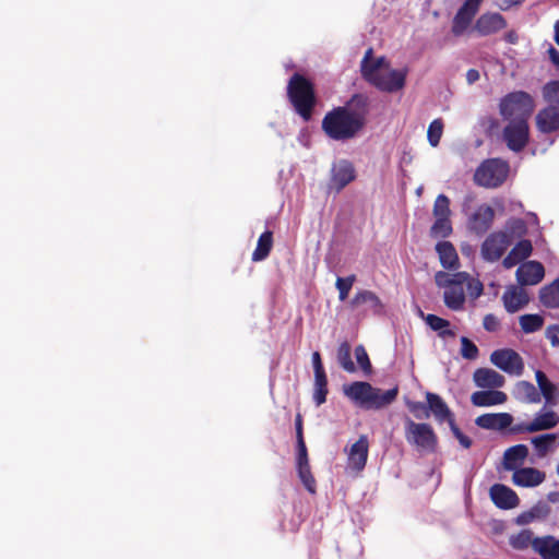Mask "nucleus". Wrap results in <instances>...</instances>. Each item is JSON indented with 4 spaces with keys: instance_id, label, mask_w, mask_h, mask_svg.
I'll list each match as a JSON object with an SVG mask.
<instances>
[{
    "instance_id": "nucleus-7",
    "label": "nucleus",
    "mask_w": 559,
    "mask_h": 559,
    "mask_svg": "<svg viewBox=\"0 0 559 559\" xmlns=\"http://www.w3.org/2000/svg\"><path fill=\"white\" fill-rule=\"evenodd\" d=\"M405 439L418 450L433 453L438 447V437L433 428L426 423H415L407 418L405 423Z\"/></svg>"
},
{
    "instance_id": "nucleus-43",
    "label": "nucleus",
    "mask_w": 559,
    "mask_h": 559,
    "mask_svg": "<svg viewBox=\"0 0 559 559\" xmlns=\"http://www.w3.org/2000/svg\"><path fill=\"white\" fill-rule=\"evenodd\" d=\"M443 133V121L440 118L432 120L428 127L427 139L432 147H437Z\"/></svg>"
},
{
    "instance_id": "nucleus-31",
    "label": "nucleus",
    "mask_w": 559,
    "mask_h": 559,
    "mask_svg": "<svg viewBox=\"0 0 559 559\" xmlns=\"http://www.w3.org/2000/svg\"><path fill=\"white\" fill-rule=\"evenodd\" d=\"M496 212H473L468 219L469 229L477 236H483L491 227Z\"/></svg>"
},
{
    "instance_id": "nucleus-4",
    "label": "nucleus",
    "mask_w": 559,
    "mask_h": 559,
    "mask_svg": "<svg viewBox=\"0 0 559 559\" xmlns=\"http://www.w3.org/2000/svg\"><path fill=\"white\" fill-rule=\"evenodd\" d=\"M287 95L295 111L305 121H308L314 106V93L311 83L300 74H294L287 85Z\"/></svg>"
},
{
    "instance_id": "nucleus-61",
    "label": "nucleus",
    "mask_w": 559,
    "mask_h": 559,
    "mask_svg": "<svg viewBox=\"0 0 559 559\" xmlns=\"http://www.w3.org/2000/svg\"><path fill=\"white\" fill-rule=\"evenodd\" d=\"M450 200L444 194H439L435 201L433 210H449Z\"/></svg>"
},
{
    "instance_id": "nucleus-58",
    "label": "nucleus",
    "mask_w": 559,
    "mask_h": 559,
    "mask_svg": "<svg viewBox=\"0 0 559 559\" xmlns=\"http://www.w3.org/2000/svg\"><path fill=\"white\" fill-rule=\"evenodd\" d=\"M546 337L550 341L552 346L559 345V325H549L546 330Z\"/></svg>"
},
{
    "instance_id": "nucleus-48",
    "label": "nucleus",
    "mask_w": 559,
    "mask_h": 559,
    "mask_svg": "<svg viewBox=\"0 0 559 559\" xmlns=\"http://www.w3.org/2000/svg\"><path fill=\"white\" fill-rule=\"evenodd\" d=\"M405 404L409 412L417 418V419H424L429 417L428 413V402H416L406 400Z\"/></svg>"
},
{
    "instance_id": "nucleus-22",
    "label": "nucleus",
    "mask_w": 559,
    "mask_h": 559,
    "mask_svg": "<svg viewBox=\"0 0 559 559\" xmlns=\"http://www.w3.org/2000/svg\"><path fill=\"white\" fill-rule=\"evenodd\" d=\"M502 301L509 313H514L530 301L527 292L522 287L511 286L502 295Z\"/></svg>"
},
{
    "instance_id": "nucleus-10",
    "label": "nucleus",
    "mask_w": 559,
    "mask_h": 559,
    "mask_svg": "<svg viewBox=\"0 0 559 559\" xmlns=\"http://www.w3.org/2000/svg\"><path fill=\"white\" fill-rule=\"evenodd\" d=\"M481 1L483 0H465L460 7L452 21L451 32L454 36L460 37L468 31L473 19L479 10Z\"/></svg>"
},
{
    "instance_id": "nucleus-1",
    "label": "nucleus",
    "mask_w": 559,
    "mask_h": 559,
    "mask_svg": "<svg viewBox=\"0 0 559 559\" xmlns=\"http://www.w3.org/2000/svg\"><path fill=\"white\" fill-rule=\"evenodd\" d=\"M370 98L365 94H354L343 106L325 114L322 130L335 141H347L357 136L366 127L370 114Z\"/></svg>"
},
{
    "instance_id": "nucleus-56",
    "label": "nucleus",
    "mask_w": 559,
    "mask_h": 559,
    "mask_svg": "<svg viewBox=\"0 0 559 559\" xmlns=\"http://www.w3.org/2000/svg\"><path fill=\"white\" fill-rule=\"evenodd\" d=\"M531 423H520L514 426L509 427V431L512 435H519V433H533L534 429L532 428Z\"/></svg>"
},
{
    "instance_id": "nucleus-30",
    "label": "nucleus",
    "mask_w": 559,
    "mask_h": 559,
    "mask_svg": "<svg viewBox=\"0 0 559 559\" xmlns=\"http://www.w3.org/2000/svg\"><path fill=\"white\" fill-rule=\"evenodd\" d=\"M360 304H367L376 316H382L385 311L384 304L372 290L362 289L356 293L350 300V305L357 307Z\"/></svg>"
},
{
    "instance_id": "nucleus-37",
    "label": "nucleus",
    "mask_w": 559,
    "mask_h": 559,
    "mask_svg": "<svg viewBox=\"0 0 559 559\" xmlns=\"http://www.w3.org/2000/svg\"><path fill=\"white\" fill-rule=\"evenodd\" d=\"M425 322L432 331L438 332L439 336L442 338L455 336V332L449 329L450 321L447 319L429 313L425 317Z\"/></svg>"
},
{
    "instance_id": "nucleus-63",
    "label": "nucleus",
    "mask_w": 559,
    "mask_h": 559,
    "mask_svg": "<svg viewBox=\"0 0 559 559\" xmlns=\"http://www.w3.org/2000/svg\"><path fill=\"white\" fill-rule=\"evenodd\" d=\"M479 72L476 69H469L466 72V81L468 84H474L479 80Z\"/></svg>"
},
{
    "instance_id": "nucleus-45",
    "label": "nucleus",
    "mask_w": 559,
    "mask_h": 559,
    "mask_svg": "<svg viewBox=\"0 0 559 559\" xmlns=\"http://www.w3.org/2000/svg\"><path fill=\"white\" fill-rule=\"evenodd\" d=\"M533 533L530 530H523L519 534L511 536L510 545L518 550L526 549L533 543Z\"/></svg>"
},
{
    "instance_id": "nucleus-24",
    "label": "nucleus",
    "mask_w": 559,
    "mask_h": 559,
    "mask_svg": "<svg viewBox=\"0 0 559 559\" xmlns=\"http://www.w3.org/2000/svg\"><path fill=\"white\" fill-rule=\"evenodd\" d=\"M436 251L443 269L455 271L460 267L459 255L452 242L445 240L437 242Z\"/></svg>"
},
{
    "instance_id": "nucleus-53",
    "label": "nucleus",
    "mask_w": 559,
    "mask_h": 559,
    "mask_svg": "<svg viewBox=\"0 0 559 559\" xmlns=\"http://www.w3.org/2000/svg\"><path fill=\"white\" fill-rule=\"evenodd\" d=\"M466 288L472 298H478L484 290V285L479 280L469 278L466 283Z\"/></svg>"
},
{
    "instance_id": "nucleus-19",
    "label": "nucleus",
    "mask_w": 559,
    "mask_h": 559,
    "mask_svg": "<svg viewBox=\"0 0 559 559\" xmlns=\"http://www.w3.org/2000/svg\"><path fill=\"white\" fill-rule=\"evenodd\" d=\"M546 478L544 472L535 467H521L513 472L512 481L515 486L532 488L540 485Z\"/></svg>"
},
{
    "instance_id": "nucleus-25",
    "label": "nucleus",
    "mask_w": 559,
    "mask_h": 559,
    "mask_svg": "<svg viewBox=\"0 0 559 559\" xmlns=\"http://www.w3.org/2000/svg\"><path fill=\"white\" fill-rule=\"evenodd\" d=\"M512 395L516 401L521 403H540V393L538 392V386L536 388L532 382L526 380H521L515 383Z\"/></svg>"
},
{
    "instance_id": "nucleus-28",
    "label": "nucleus",
    "mask_w": 559,
    "mask_h": 559,
    "mask_svg": "<svg viewBox=\"0 0 559 559\" xmlns=\"http://www.w3.org/2000/svg\"><path fill=\"white\" fill-rule=\"evenodd\" d=\"M536 124L540 132L550 133L559 129V110L556 106H549L540 110L536 116Z\"/></svg>"
},
{
    "instance_id": "nucleus-20",
    "label": "nucleus",
    "mask_w": 559,
    "mask_h": 559,
    "mask_svg": "<svg viewBox=\"0 0 559 559\" xmlns=\"http://www.w3.org/2000/svg\"><path fill=\"white\" fill-rule=\"evenodd\" d=\"M473 380L476 386L481 389H497L504 385L502 374L490 368H478L474 371Z\"/></svg>"
},
{
    "instance_id": "nucleus-5",
    "label": "nucleus",
    "mask_w": 559,
    "mask_h": 559,
    "mask_svg": "<svg viewBox=\"0 0 559 559\" xmlns=\"http://www.w3.org/2000/svg\"><path fill=\"white\" fill-rule=\"evenodd\" d=\"M534 110V100L525 92H512L501 98L499 104L500 115L507 120L528 121Z\"/></svg>"
},
{
    "instance_id": "nucleus-8",
    "label": "nucleus",
    "mask_w": 559,
    "mask_h": 559,
    "mask_svg": "<svg viewBox=\"0 0 559 559\" xmlns=\"http://www.w3.org/2000/svg\"><path fill=\"white\" fill-rule=\"evenodd\" d=\"M490 361L503 372L509 374H522L524 362L518 352L511 348L496 349L490 355Z\"/></svg>"
},
{
    "instance_id": "nucleus-12",
    "label": "nucleus",
    "mask_w": 559,
    "mask_h": 559,
    "mask_svg": "<svg viewBox=\"0 0 559 559\" xmlns=\"http://www.w3.org/2000/svg\"><path fill=\"white\" fill-rule=\"evenodd\" d=\"M356 177L353 164L347 159H340L333 163L329 187L336 191L342 190Z\"/></svg>"
},
{
    "instance_id": "nucleus-18",
    "label": "nucleus",
    "mask_w": 559,
    "mask_h": 559,
    "mask_svg": "<svg viewBox=\"0 0 559 559\" xmlns=\"http://www.w3.org/2000/svg\"><path fill=\"white\" fill-rule=\"evenodd\" d=\"M535 380L545 405L556 406L559 403V384L554 383L542 370L535 371Z\"/></svg>"
},
{
    "instance_id": "nucleus-17",
    "label": "nucleus",
    "mask_w": 559,
    "mask_h": 559,
    "mask_svg": "<svg viewBox=\"0 0 559 559\" xmlns=\"http://www.w3.org/2000/svg\"><path fill=\"white\" fill-rule=\"evenodd\" d=\"M512 423L513 416L510 413H487L475 419L479 428L498 431L509 428Z\"/></svg>"
},
{
    "instance_id": "nucleus-3",
    "label": "nucleus",
    "mask_w": 559,
    "mask_h": 559,
    "mask_svg": "<svg viewBox=\"0 0 559 559\" xmlns=\"http://www.w3.org/2000/svg\"><path fill=\"white\" fill-rule=\"evenodd\" d=\"M343 393L357 407L364 411H380L396 400L399 386L395 385L383 392L367 381H354L343 386Z\"/></svg>"
},
{
    "instance_id": "nucleus-38",
    "label": "nucleus",
    "mask_w": 559,
    "mask_h": 559,
    "mask_svg": "<svg viewBox=\"0 0 559 559\" xmlns=\"http://www.w3.org/2000/svg\"><path fill=\"white\" fill-rule=\"evenodd\" d=\"M521 330L525 334L534 333L540 330L544 325V317L539 313H526L519 319Z\"/></svg>"
},
{
    "instance_id": "nucleus-49",
    "label": "nucleus",
    "mask_w": 559,
    "mask_h": 559,
    "mask_svg": "<svg viewBox=\"0 0 559 559\" xmlns=\"http://www.w3.org/2000/svg\"><path fill=\"white\" fill-rule=\"evenodd\" d=\"M543 94L548 103L559 105V81L548 82L544 86Z\"/></svg>"
},
{
    "instance_id": "nucleus-29",
    "label": "nucleus",
    "mask_w": 559,
    "mask_h": 559,
    "mask_svg": "<svg viewBox=\"0 0 559 559\" xmlns=\"http://www.w3.org/2000/svg\"><path fill=\"white\" fill-rule=\"evenodd\" d=\"M528 455V448L519 443L508 448L503 454V466L507 471L515 472Z\"/></svg>"
},
{
    "instance_id": "nucleus-34",
    "label": "nucleus",
    "mask_w": 559,
    "mask_h": 559,
    "mask_svg": "<svg viewBox=\"0 0 559 559\" xmlns=\"http://www.w3.org/2000/svg\"><path fill=\"white\" fill-rule=\"evenodd\" d=\"M539 301L548 309L559 308V277L539 289Z\"/></svg>"
},
{
    "instance_id": "nucleus-64",
    "label": "nucleus",
    "mask_w": 559,
    "mask_h": 559,
    "mask_svg": "<svg viewBox=\"0 0 559 559\" xmlns=\"http://www.w3.org/2000/svg\"><path fill=\"white\" fill-rule=\"evenodd\" d=\"M522 3V0H503L500 4H499V8L501 10H509L510 8L514 7V5H520Z\"/></svg>"
},
{
    "instance_id": "nucleus-42",
    "label": "nucleus",
    "mask_w": 559,
    "mask_h": 559,
    "mask_svg": "<svg viewBox=\"0 0 559 559\" xmlns=\"http://www.w3.org/2000/svg\"><path fill=\"white\" fill-rule=\"evenodd\" d=\"M298 477L310 493L316 492V479L311 473L309 463L296 465Z\"/></svg>"
},
{
    "instance_id": "nucleus-14",
    "label": "nucleus",
    "mask_w": 559,
    "mask_h": 559,
    "mask_svg": "<svg viewBox=\"0 0 559 559\" xmlns=\"http://www.w3.org/2000/svg\"><path fill=\"white\" fill-rule=\"evenodd\" d=\"M516 282L521 286L538 284L545 276L544 265L535 260L522 262L515 272Z\"/></svg>"
},
{
    "instance_id": "nucleus-33",
    "label": "nucleus",
    "mask_w": 559,
    "mask_h": 559,
    "mask_svg": "<svg viewBox=\"0 0 559 559\" xmlns=\"http://www.w3.org/2000/svg\"><path fill=\"white\" fill-rule=\"evenodd\" d=\"M444 305L453 310L460 311L464 308L465 294L461 286L448 285L443 293Z\"/></svg>"
},
{
    "instance_id": "nucleus-36",
    "label": "nucleus",
    "mask_w": 559,
    "mask_h": 559,
    "mask_svg": "<svg viewBox=\"0 0 559 559\" xmlns=\"http://www.w3.org/2000/svg\"><path fill=\"white\" fill-rule=\"evenodd\" d=\"M273 247V233L266 229L258 239L257 247L252 253V261L259 262L265 260Z\"/></svg>"
},
{
    "instance_id": "nucleus-39",
    "label": "nucleus",
    "mask_w": 559,
    "mask_h": 559,
    "mask_svg": "<svg viewBox=\"0 0 559 559\" xmlns=\"http://www.w3.org/2000/svg\"><path fill=\"white\" fill-rule=\"evenodd\" d=\"M557 439V435L554 432L539 435L531 439V443L534 447L537 455L543 457L551 449L554 442Z\"/></svg>"
},
{
    "instance_id": "nucleus-40",
    "label": "nucleus",
    "mask_w": 559,
    "mask_h": 559,
    "mask_svg": "<svg viewBox=\"0 0 559 559\" xmlns=\"http://www.w3.org/2000/svg\"><path fill=\"white\" fill-rule=\"evenodd\" d=\"M329 390H328V377L326 374L314 376L313 394L312 400L316 406H320L326 402Z\"/></svg>"
},
{
    "instance_id": "nucleus-32",
    "label": "nucleus",
    "mask_w": 559,
    "mask_h": 559,
    "mask_svg": "<svg viewBox=\"0 0 559 559\" xmlns=\"http://www.w3.org/2000/svg\"><path fill=\"white\" fill-rule=\"evenodd\" d=\"M534 432L542 430H549L555 428L559 424V415L554 411H546L544 406L540 411L535 414L534 419L531 421Z\"/></svg>"
},
{
    "instance_id": "nucleus-26",
    "label": "nucleus",
    "mask_w": 559,
    "mask_h": 559,
    "mask_svg": "<svg viewBox=\"0 0 559 559\" xmlns=\"http://www.w3.org/2000/svg\"><path fill=\"white\" fill-rule=\"evenodd\" d=\"M507 399L508 396L504 392L489 389L474 392L471 396V402L474 406L489 407L503 404Z\"/></svg>"
},
{
    "instance_id": "nucleus-35",
    "label": "nucleus",
    "mask_w": 559,
    "mask_h": 559,
    "mask_svg": "<svg viewBox=\"0 0 559 559\" xmlns=\"http://www.w3.org/2000/svg\"><path fill=\"white\" fill-rule=\"evenodd\" d=\"M451 212H433L436 216H439L430 228V236L432 238H447L452 231V224L450 218L443 214H450Z\"/></svg>"
},
{
    "instance_id": "nucleus-6",
    "label": "nucleus",
    "mask_w": 559,
    "mask_h": 559,
    "mask_svg": "<svg viewBox=\"0 0 559 559\" xmlns=\"http://www.w3.org/2000/svg\"><path fill=\"white\" fill-rule=\"evenodd\" d=\"M509 171L508 162L501 158H489L477 167L474 180L478 186L497 188L507 180Z\"/></svg>"
},
{
    "instance_id": "nucleus-13",
    "label": "nucleus",
    "mask_w": 559,
    "mask_h": 559,
    "mask_svg": "<svg viewBox=\"0 0 559 559\" xmlns=\"http://www.w3.org/2000/svg\"><path fill=\"white\" fill-rule=\"evenodd\" d=\"M507 21L498 12H486L478 16L472 31L478 36L485 37L500 32L506 28Z\"/></svg>"
},
{
    "instance_id": "nucleus-41",
    "label": "nucleus",
    "mask_w": 559,
    "mask_h": 559,
    "mask_svg": "<svg viewBox=\"0 0 559 559\" xmlns=\"http://www.w3.org/2000/svg\"><path fill=\"white\" fill-rule=\"evenodd\" d=\"M336 358L338 364L345 371H356V366L350 358V345L347 341H344L340 344L336 353Z\"/></svg>"
},
{
    "instance_id": "nucleus-16",
    "label": "nucleus",
    "mask_w": 559,
    "mask_h": 559,
    "mask_svg": "<svg viewBox=\"0 0 559 559\" xmlns=\"http://www.w3.org/2000/svg\"><path fill=\"white\" fill-rule=\"evenodd\" d=\"M425 395L428 402V413L433 415L437 423L450 425L455 420L453 412L439 394L427 391Z\"/></svg>"
},
{
    "instance_id": "nucleus-54",
    "label": "nucleus",
    "mask_w": 559,
    "mask_h": 559,
    "mask_svg": "<svg viewBox=\"0 0 559 559\" xmlns=\"http://www.w3.org/2000/svg\"><path fill=\"white\" fill-rule=\"evenodd\" d=\"M471 278V275L467 272H456L451 275V278L448 281L450 285L461 286L463 287Z\"/></svg>"
},
{
    "instance_id": "nucleus-44",
    "label": "nucleus",
    "mask_w": 559,
    "mask_h": 559,
    "mask_svg": "<svg viewBox=\"0 0 559 559\" xmlns=\"http://www.w3.org/2000/svg\"><path fill=\"white\" fill-rule=\"evenodd\" d=\"M355 281H356L355 274H350L346 277L338 276L336 278L335 287L338 290V299L341 301L346 300Z\"/></svg>"
},
{
    "instance_id": "nucleus-50",
    "label": "nucleus",
    "mask_w": 559,
    "mask_h": 559,
    "mask_svg": "<svg viewBox=\"0 0 559 559\" xmlns=\"http://www.w3.org/2000/svg\"><path fill=\"white\" fill-rule=\"evenodd\" d=\"M534 520H545L551 512L549 504L543 500L538 501L530 509Z\"/></svg>"
},
{
    "instance_id": "nucleus-55",
    "label": "nucleus",
    "mask_w": 559,
    "mask_h": 559,
    "mask_svg": "<svg viewBox=\"0 0 559 559\" xmlns=\"http://www.w3.org/2000/svg\"><path fill=\"white\" fill-rule=\"evenodd\" d=\"M483 326L488 332H496L499 326V320L492 313H488L484 317Z\"/></svg>"
},
{
    "instance_id": "nucleus-47",
    "label": "nucleus",
    "mask_w": 559,
    "mask_h": 559,
    "mask_svg": "<svg viewBox=\"0 0 559 559\" xmlns=\"http://www.w3.org/2000/svg\"><path fill=\"white\" fill-rule=\"evenodd\" d=\"M461 355L463 358L474 360L478 357V347L468 337H461Z\"/></svg>"
},
{
    "instance_id": "nucleus-23",
    "label": "nucleus",
    "mask_w": 559,
    "mask_h": 559,
    "mask_svg": "<svg viewBox=\"0 0 559 559\" xmlns=\"http://www.w3.org/2000/svg\"><path fill=\"white\" fill-rule=\"evenodd\" d=\"M532 547L543 559H559V539L552 535L535 537Z\"/></svg>"
},
{
    "instance_id": "nucleus-15",
    "label": "nucleus",
    "mask_w": 559,
    "mask_h": 559,
    "mask_svg": "<svg viewBox=\"0 0 559 559\" xmlns=\"http://www.w3.org/2000/svg\"><path fill=\"white\" fill-rule=\"evenodd\" d=\"M489 496L493 504L501 510L513 509L520 503L516 492L503 484L492 485L489 490Z\"/></svg>"
},
{
    "instance_id": "nucleus-51",
    "label": "nucleus",
    "mask_w": 559,
    "mask_h": 559,
    "mask_svg": "<svg viewBox=\"0 0 559 559\" xmlns=\"http://www.w3.org/2000/svg\"><path fill=\"white\" fill-rule=\"evenodd\" d=\"M449 427L453 436L457 439L459 443L464 449H469L472 447V439L462 432V430L456 425L455 420L453 423H450Z\"/></svg>"
},
{
    "instance_id": "nucleus-11",
    "label": "nucleus",
    "mask_w": 559,
    "mask_h": 559,
    "mask_svg": "<svg viewBox=\"0 0 559 559\" xmlns=\"http://www.w3.org/2000/svg\"><path fill=\"white\" fill-rule=\"evenodd\" d=\"M509 245L510 239L507 233H491L481 245V258L487 262H496L502 257Z\"/></svg>"
},
{
    "instance_id": "nucleus-62",
    "label": "nucleus",
    "mask_w": 559,
    "mask_h": 559,
    "mask_svg": "<svg viewBox=\"0 0 559 559\" xmlns=\"http://www.w3.org/2000/svg\"><path fill=\"white\" fill-rule=\"evenodd\" d=\"M295 429H296V440H299V438H304L302 418H301L300 414H298L295 418Z\"/></svg>"
},
{
    "instance_id": "nucleus-27",
    "label": "nucleus",
    "mask_w": 559,
    "mask_h": 559,
    "mask_svg": "<svg viewBox=\"0 0 559 559\" xmlns=\"http://www.w3.org/2000/svg\"><path fill=\"white\" fill-rule=\"evenodd\" d=\"M533 251V245L528 239L520 240L502 261L506 269H511L527 259Z\"/></svg>"
},
{
    "instance_id": "nucleus-9",
    "label": "nucleus",
    "mask_w": 559,
    "mask_h": 559,
    "mask_svg": "<svg viewBox=\"0 0 559 559\" xmlns=\"http://www.w3.org/2000/svg\"><path fill=\"white\" fill-rule=\"evenodd\" d=\"M530 129L527 121L511 120L503 129V140L513 152H521L528 142Z\"/></svg>"
},
{
    "instance_id": "nucleus-57",
    "label": "nucleus",
    "mask_w": 559,
    "mask_h": 559,
    "mask_svg": "<svg viewBox=\"0 0 559 559\" xmlns=\"http://www.w3.org/2000/svg\"><path fill=\"white\" fill-rule=\"evenodd\" d=\"M311 361H312L314 376L326 374L323 364H322L321 355L319 352L312 353Z\"/></svg>"
},
{
    "instance_id": "nucleus-60",
    "label": "nucleus",
    "mask_w": 559,
    "mask_h": 559,
    "mask_svg": "<svg viewBox=\"0 0 559 559\" xmlns=\"http://www.w3.org/2000/svg\"><path fill=\"white\" fill-rule=\"evenodd\" d=\"M535 521L534 520V515H532L531 511L527 510V511H524L522 513H520L516 518H515V523L518 525H527L530 524L531 522Z\"/></svg>"
},
{
    "instance_id": "nucleus-52",
    "label": "nucleus",
    "mask_w": 559,
    "mask_h": 559,
    "mask_svg": "<svg viewBox=\"0 0 559 559\" xmlns=\"http://www.w3.org/2000/svg\"><path fill=\"white\" fill-rule=\"evenodd\" d=\"M296 449H297L296 465L309 463L308 451H307V447H306V442H305L304 438H299V440H296Z\"/></svg>"
},
{
    "instance_id": "nucleus-2",
    "label": "nucleus",
    "mask_w": 559,
    "mask_h": 559,
    "mask_svg": "<svg viewBox=\"0 0 559 559\" xmlns=\"http://www.w3.org/2000/svg\"><path fill=\"white\" fill-rule=\"evenodd\" d=\"M360 72L365 81L386 93L402 90L407 75L406 69H392L385 57L373 58L372 48L366 50L360 62Z\"/></svg>"
},
{
    "instance_id": "nucleus-59",
    "label": "nucleus",
    "mask_w": 559,
    "mask_h": 559,
    "mask_svg": "<svg viewBox=\"0 0 559 559\" xmlns=\"http://www.w3.org/2000/svg\"><path fill=\"white\" fill-rule=\"evenodd\" d=\"M451 278V275L444 271H438L436 274H435V282H436V285L438 287H443L445 288L448 285H450L448 283V281Z\"/></svg>"
},
{
    "instance_id": "nucleus-21",
    "label": "nucleus",
    "mask_w": 559,
    "mask_h": 559,
    "mask_svg": "<svg viewBox=\"0 0 559 559\" xmlns=\"http://www.w3.org/2000/svg\"><path fill=\"white\" fill-rule=\"evenodd\" d=\"M368 438L362 435L359 439L350 447L348 454V465L360 472L365 468L368 459Z\"/></svg>"
},
{
    "instance_id": "nucleus-46",
    "label": "nucleus",
    "mask_w": 559,
    "mask_h": 559,
    "mask_svg": "<svg viewBox=\"0 0 559 559\" xmlns=\"http://www.w3.org/2000/svg\"><path fill=\"white\" fill-rule=\"evenodd\" d=\"M356 361L366 376H370L372 372V366L364 345H357L355 347Z\"/></svg>"
}]
</instances>
